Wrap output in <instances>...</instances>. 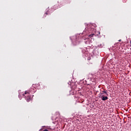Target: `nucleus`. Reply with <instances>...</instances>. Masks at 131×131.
<instances>
[{
	"mask_svg": "<svg viewBox=\"0 0 131 131\" xmlns=\"http://www.w3.org/2000/svg\"><path fill=\"white\" fill-rule=\"evenodd\" d=\"M48 15V13H46L44 15V16H45V17H47V15Z\"/></svg>",
	"mask_w": 131,
	"mask_h": 131,
	"instance_id": "nucleus-6",
	"label": "nucleus"
},
{
	"mask_svg": "<svg viewBox=\"0 0 131 131\" xmlns=\"http://www.w3.org/2000/svg\"><path fill=\"white\" fill-rule=\"evenodd\" d=\"M88 42V41L85 42V43H86Z\"/></svg>",
	"mask_w": 131,
	"mask_h": 131,
	"instance_id": "nucleus-9",
	"label": "nucleus"
},
{
	"mask_svg": "<svg viewBox=\"0 0 131 131\" xmlns=\"http://www.w3.org/2000/svg\"><path fill=\"white\" fill-rule=\"evenodd\" d=\"M104 93H105V91H103L102 93H100V94H103V95H104Z\"/></svg>",
	"mask_w": 131,
	"mask_h": 131,
	"instance_id": "nucleus-5",
	"label": "nucleus"
},
{
	"mask_svg": "<svg viewBox=\"0 0 131 131\" xmlns=\"http://www.w3.org/2000/svg\"><path fill=\"white\" fill-rule=\"evenodd\" d=\"M104 94H105L106 96H108V93H107V91H104Z\"/></svg>",
	"mask_w": 131,
	"mask_h": 131,
	"instance_id": "nucleus-4",
	"label": "nucleus"
},
{
	"mask_svg": "<svg viewBox=\"0 0 131 131\" xmlns=\"http://www.w3.org/2000/svg\"><path fill=\"white\" fill-rule=\"evenodd\" d=\"M23 96L26 98L27 102H29L31 101V96L29 95V92L25 91V94H23Z\"/></svg>",
	"mask_w": 131,
	"mask_h": 131,
	"instance_id": "nucleus-1",
	"label": "nucleus"
},
{
	"mask_svg": "<svg viewBox=\"0 0 131 131\" xmlns=\"http://www.w3.org/2000/svg\"><path fill=\"white\" fill-rule=\"evenodd\" d=\"M99 34H100V32H99Z\"/></svg>",
	"mask_w": 131,
	"mask_h": 131,
	"instance_id": "nucleus-10",
	"label": "nucleus"
},
{
	"mask_svg": "<svg viewBox=\"0 0 131 131\" xmlns=\"http://www.w3.org/2000/svg\"><path fill=\"white\" fill-rule=\"evenodd\" d=\"M119 41H121V39L119 40Z\"/></svg>",
	"mask_w": 131,
	"mask_h": 131,
	"instance_id": "nucleus-8",
	"label": "nucleus"
},
{
	"mask_svg": "<svg viewBox=\"0 0 131 131\" xmlns=\"http://www.w3.org/2000/svg\"><path fill=\"white\" fill-rule=\"evenodd\" d=\"M43 131H49V130L48 129H45L43 130Z\"/></svg>",
	"mask_w": 131,
	"mask_h": 131,
	"instance_id": "nucleus-7",
	"label": "nucleus"
},
{
	"mask_svg": "<svg viewBox=\"0 0 131 131\" xmlns=\"http://www.w3.org/2000/svg\"><path fill=\"white\" fill-rule=\"evenodd\" d=\"M100 97L101 98V100H102V101H106L108 100V97L104 96V95H103V93H100Z\"/></svg>",
	"mask_w": 131,
	"mask_h": 131,
	"instance_id": "nucleus-2",
	"label": "nucleus"
},
{
	"mask_svg": "<svg viewBox=\"0 0 131 131\" xmlns=\"http://www.w3.org/2000/svg\"><path fill=\"white\" fill-rule=\"evenodd\" d=\"M95 34H92L89 35L90 37H93V36H94Z\"/></svg>",
	"mask_w": 131,
	"mask_h": 131,
	"instance_id": "nucleus-3",
	"label": "nucleus"
}]
</instances>
